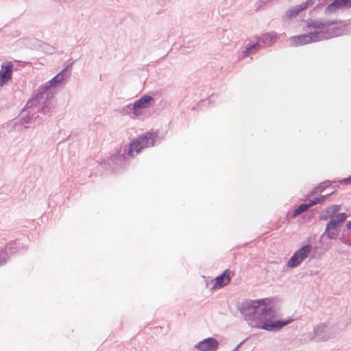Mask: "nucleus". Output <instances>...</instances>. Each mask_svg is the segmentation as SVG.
Wrapping results in <instances>:
<instances>
[{
	"label": "nucleus",
	"instance_id": "obj_1",
	"mask_svg": "<svg viewBox=\"0 0 351 351\" xmlns=\"http://www.w3.org/2000/svg\"><path fill=\"white\" fill-rule=\"evenodd\" d=\"M267 299L249 300L241 304L239 311L247 324L267 331H277L289 321L276 319V312L267 305Z\"/></svg>",
	"mask_w": 351,
	"mask_h": 351
},
{
	"label": "nucleus",
	"instance_id": "obj_2",
	"mask_svg": "<svg viewBox=\"0 0 351 351\" xmlns=\"http://www.w3.org/2000/svg\"><path fill=\"white\" fill-rule=\"evenodd\" d=\"M157 136V133L154 132H146L141 134L133 139L123 151L120 150L114 157L113 162L117 165H121L128 158H133L138 154L142 149L154 146Z\"/></svg>",
	"mask_w": 351,
	"mask_h": 351
},
{
	"label": "nucleus",
	"instance_id": "obj_3",
	"mask_svg": "<svg viewBox=\"0 0 351 351\" xmlns=\"http://www.w3.org/2000/svg\"><path fill=\"white\" fill-rule=\"evenodd\" d=\"M53 92L45 84L40 85L35 90L32 97L27 101L26 107H35L37 111L47 114L51 111L50 99L53 97Z\"/></svg>",
	"mask_w": 351,
	"mask_h": 351
},
{
	"label": "nucleus",
	"instance_id": "obj_4",
	"mask_svg": "<svg viewBox=\"0 0 351 351\" xmlns=\"http://www.w3.org/2000/svg\"><path fill=\"white\" fill-rule=\"evenodd\" d=\"M347 215L344 213H338L332 216L327 223L324 232L320 237V241L325 237L329 239L335 240L339 234L338 225L346 219Z\"/></svg>",
	"mask_w": 351,
	"mask_h": 351
},
{
	"label": "nucleus",
	"instance_id": "obj_5",
	"mask_svg": "<svg viewBox=\"0 0 351 351\" xmlns=\"http://www.w3.org/2000/svg\"><path fill=\"white\" fill-rule=\"evenodd\" d=\"M38 112L35 107L25 108L21 113V122L25 128L35 127L39 125L42 121V118L40 117Z\"/></svg>",
	"mask_w": 351,
	"mask_h": 351
},
{
	"label": "nucleus",
	"instance_id": "obj_6",
	"mask_svg": "<svg viewBox=\"0 0 351 351\" xmlns=\"http://www.w3.org/2000/svg\"><path fill=\"white\" fill-rule=\"evenodd\" d=\"M38 112L35 107L25 108L21 113V122L25 128L35 127L39 125L42 121V118L40 117Z\"/></svg>",
	"mask_w": 351,
	"mask_h": 351
},
{
	"label": "nucleus",
	"instance_id": "obj_7",
	"mask_svg": "<svg viewBox=\"0 0 351 351\" xmlns=\"http://www.w3.org/2000/svg\"><path fill=\"white\" fill-rule=\"evenodd\" d=\"M312 250V246L306 244L294 252L293 256L287 263L289 268H294L299 266L306 258H308Z\"/></svg>",
	"mask_w": 351,
	"mask_h": 351
},
{
	"label": "nucleus",
	"instance_id": "obj_8",
	"mask_svg": "<svg viewBox=\"0 0 351 351\" xmlns=\"http://www.w3.org/2000/svg\"><path fill=\"white\" fill-rule=\"evenodd\" d=\"M334 335L332 327L326 324H321L314 328L313 332L308 335L310 340L326 341Z\"/></svg>",
	"mask_w": 351,
	"mask_h": 351
},
{
	"label": "nucleus",
	"instance_id": "obj_9",
	"mask_svg": "<svg viewBox=\"0 0 351 351\" xmlns=\"http://www.w3.org/2000/svg\"><path fill=\"white\" fill-rule=\"evenodd\" d=\"M68 68L69 66L64 67L52 79L45 82V84L53 92L55 89L62 88L64 86L66 79L71 75V72L68 71Z\"/></svg>",
	"mask_w": 351,
	"mask_h": 351
},
{
	"label": "nucleus",
	"instance_id": "obj_10",
	"mask_svg": "<svg viewBox=\"0 0 351 351\" xmlns=\"http://www.w3.org/2000/svg\"><path fill=\"white\" fill-rule=\"evenodd\" d=\"M154 99L149 95H143L132 104L133 119L141 116L143 110L152 106Z\"/></svg>",
	"mask_w": 351,
	"mask_h": 351
},
{
	"label": "nucleus",
	"instance_id": "obj_11",
	"mask_svg": "<svg viewBox=\"0 0 351 351\" xmlns=\"http://www.w3.org/2000/svg\"><path fill=\"white\" fill-rule=\"evenodd\" d=\"M346 27H326L324 30L317 31L319 41L342 36L346 34Z\"/></svg>",
	"mask_w": 351,
	"mask_h": 351
},
{
	"label": "nucleus",
	"instance_id": "obj_12",
	"mask_svg": "<svg viewBox=\"0 0 351 351\" xmlns=\"http://www.w3.org/2000/svg\"><path fill=\"white\" fill-rule=\"evenodd\" d=\"M291 43L293 46H299L319 41L317 31L311 32L308 34H303L292 36Z\"/></svg>",
	"mask_w": 351,
	"mask_h": 351
},
{
	"label": "nucleus",
	"instance_id": "obj_13",
	"mask_svg": "<svg viewBox=\"0 0 351 351\" xmlns=\"http://www.w3.org/2000/svg\"><path fill=\"white\" fill-rule=\"evenodd\" d=\"M16 249L17 245L15 241H10L4 247H0V267L8 263L10 256L16 252Z\"/></svg>",
	"mask_w": 351,
	"mask_h": 351
},
{
	"label": "nucleus",
	"instance_id": "obj_14",
	"mask_svg": "<svg viewBox=\"0 0 351 351\" xmlns=\"http://www.w3.org/2000/svg\"><path fill=\"white\" fill-rule=\"evenodd\" d=\"M219 341L213 337H207L194 346V349L199 351H217L219 348Z\"/></svg>",
	"mask_w": 351,
	"mask_h": 351
},
{
	"label": "nucleus",
	"instance_id": "obj_15",
	"mask_svg": "<svg viewBox=\"0 0 351 351\" xmlns=\"http://www.w3.org/2000/svg\"><path fill=\"white\" fill-rule=\"evenodd\" d=\"M12 69V62L2 64L0 69V86H3L11 78Z\"/></svg>",
	"mask_w": 351,
	"mask_h": 351
},
{
	"label": "nucleus",
	"instance_id": "obj_16",
	"mask_svg": "<svg viewBox=\"0 0 351 351\" xmlns=\"http://www.w3.org/2000/svg\"><path fill=\"white\" fill-rule=\"evenodd\" d=\"M337 23L338 21L335 20L323 21L320 20L311 19L308 20L306 26L308 29L313 28L316 29L315 31H321L324 30L326 27L337 24Z\"/></svg>",
	"mask_w": 351,
	"mask_h": 351
},
{
	"label": "nucleus",
	"instance_id": "obj_17",
	"mask_svg": "<svg viewBox=\"0 0 351 351\" xmlns=\"http://www.w3.org/2000/svg\"><path fill=\"white\" fill-rule=\"evenodd\" d=\"M277 34L275 32L265 33L262 34L258 39L261 48H265L272 45L276 40Z\"/></svg>",
	"mask_w": 351,
	"mask_h": 351
},
{
	"label": "nucleus",
	"instance_id": "obj_18",
	"mask_svg": "<svg viewBox=\"0 0 351 351\" xmlns=\"http://www.w3.org/2000/svg\"><path fill=\"white\" fill-rule=\"evenodd\" d=\"M230 271L226 269L221 274L215 278V283L213 285V289H214L224 287L230 282Z\"/></svg>",
	"mask_w": 351,
	"mask_h": 351
},
{
	"label": "nucleus",
	"instance_id": "obj_19",
	"mask_svg": "<svg viewBox=\"0 0 351 351\" xmlns=\"http://www.w3.org/2000/svg\"><path fill=\"white\" fill-rule=\"evenodd\" d=\"M346 5L351 6V0H334L326 8L325 13L334 12L337 9Z\"/></svg>",
	"mask_w": 351,
	"mask_h": 351
},
{
	"label": "nucleus",
	"instance_id": "obj_20",
	"mask_svg": "<svg viewBox=\"0 0 351 351\" xmlns=\"http://www.w3.org/2000/svg\"><path fill=\"white\" fill-rule=\"evenodd\" d=\"M260 49H261L260 43L256 41L255 43L247 45L245 49L241 51V55L242 57H247L255 53V52L258 51Z\"/></svg>",
	"mask_w": 351,
	"mask_h": 351
},
{
	"label": "nucleus",
	"instance_id": "obj_21",
	"mask_svg": "<svg viewBox=\"0 0 351 351\" xmlns=\"http://www.w3.org/2000/svg\"><path fill=\"white\" fill-rule=\"evenodd\" d=\"M302 10H304V7H302L300 4L297 5L289 9L285 12V18L287 19H291V18L296 16L298 13Z\"/></svg>",
	"mask_w": 351,
	"mask_h": 351
},
{
	"label": "nucleus",
	"instance_id": "obj_22",
	"mask_svg": "<svg viewBox=\"0 0 351 351\" xmlns=\"http://www.w3.org/2000/svg\"><path fill=\"white\" fill-rule=\"evenodd\" d=\"M332 182H337L336 180L332 181ZM332 182L330 180H326L322 183H320L319 185H317L314 190L311 193V195H313L314 193H322L324 191L325 189L328 187L331 184Z\"/></svg>",
	"mask_w": 351,
	"mask_h": 351
},
{
	"label": "nucleus",
	"instance_id": "obj_23",
	"mask_svg": "<svg viewBox=\"0 0 351 351\" xmlns=\"http://www.w3.org/2000/svg\"><path fill=\"white\" fill-rule=\"evenodd\" d=\"M120 113L124 116L129 115L133 119L132 104H128L123 106L120 110Z\"/></svg>",
	"mask_w": 351,
	"mask_h": 351
},
{
	"label": "nucleus",
	"instance_id": "obj_24",
	"mask_svg": "<svg viewBox=\"0 0 351 351\" xmlns=\"http://www.w3.org/2000/svg\"><path fill=\"white\" fill-rule=\"evenodd\" d=\"M333 193H334V191L330 193H329V194H327V195H321L319 197L314 198L313 199L310 201V202H309L310 206L311 207V206H313L314 205H316L317 204L324 202L326 199V198L328 197H329L330 195H332Z\"/></svg>",
	"mask_w": 351,
	"mask_h": 351
},
{
	"label": "nucleus",
	"instance_id": "obj_25",
	"mask_svg": "<svg viewBox=\"0 0 351 351\" xmlns=\"http://www.w3.org/2000/svg\"><path fill=\"white\" fill-rule=\"evenodd\" d=\"M309 203L308 204H302L298 206V208L294 210L293 217H295L298 215L302 214L304 211H306L308 208H310Z\"/></svg>",
	"mask_w": 351,
	"mask_h": 351
},
{
	"label": "nucleus",
	"instance_id": "obj_26",
	"mask_svg": "<svg viewBox=\"0 0 351 351\" xmlns=\"http://www.w3.org/2000/svg\"><path fill=\"white\" fill-rule=\"evenodd\" d=\"M340 208L339 205H330L326 208V213L328 214V216H334L340 210Z\"/></svg>",
	"mask_w": 351,
	"mask_h": 351
},
{
	"label": "nucleus",
	"instance_id": "obj_27",
	"mask_svg": "<svg viewBox=\"0 0 351 351\" xmlns=\"http://www.w3.org/2000/svg\"><path fill=\"white\" fill-rule=\"evenodd\" d=\"M317 0H307L306 2L300 3L302 7H304V10H305L308 7L313 6Z\"/></svg>",
	"mask_w": 351,
	"mask_h": 351
},
{
	"label": "nucleus",
	"instance_id": "obj_28",
	"mask_svg": "<svg viewBox=\"0 0 351 351\" xmlns=\"http://www.w3.org/2000/svg\"><path fill=\"white\" fill-rule=\"evenodd\" d=\"M337 182L341 184H351V176H349L348 178L338 180Z\"/></svg>",
	"mask_w": 351,
	"mask_h": 351
},
{
	"label": "nucleus",
	"instance_id": "obj_29",
	"mask_svg": "<svg viewBox=\"0 0 351 351\" xmlns=\"http://www.w3.org/2000/svg\"><path fill=\"white\" fill-rule=\"evenodd\" d=\"M316 3H317V6L323 5L326 3V1L325 0H317Z\"/></svg>",
	"mask_w": 351,
	"mask_h": 351
},
{
	"label": "nucleus",
	"instance_id": "obj_30",
	"mask_svg": "<svg viewBox=\"0 0 351 351\" xmlns=\"http://www.w3.org/2000/svg\"><path fill=\"white\" fill-rule=\"evenodd\" d=\"M244 341H241V343H239L233 350H232L231 351H237L239 350V348L241 347V346L243 343Z\"/></svg>",
	"mask_w": 351,
	"mask_h": 351
},
{
	"label": "nucleus",
	"instance_id": "obj_31",
	"mask_svg": "<svg viewBox=\"0 0 351 351\" xmlns=\"http://www.w3.org/2000/svg\"><path fill=\"white\" fill-rule=\"evenodd\" d=\"M330 216H328V214H327V215H322L320 216V219L322 220H326L328 219V217H329Z\"/></svg>",
	"mask_w": 351,
	"mask_h": 351
},
{
	"label": "nucleus",
	"instance_id": "obj_32",
	"mask_svg": "<svg viewBox=\"0 0 351 351\" xmlns=\"http://www.w3.org/2000/svg\"><path fill=\"white\" fill-rule=\"evenodd\" d=\"M346 228L348 230L351 229V220L346 223Z\"/></svg>",
	"mask_w": 351,
	"mask_h": 351
},
{
	"label": "nucleus",
	"instance_id": "obj_33",
	"mask_svg": "<svg viewBox=\"0 0 351 351\" xmlns=\"http://www.w3.org/2000/svg\"><path fill=\"white\" fill-rule=\"evenodd\" d=\"M349 245L351 246V242L350 243Z\"/></svg>",
	"mask_w": 351,
	"mask_h": 351
}]
</instances>
